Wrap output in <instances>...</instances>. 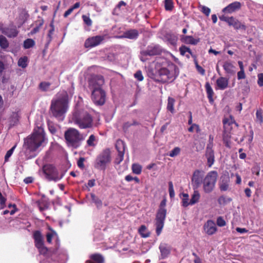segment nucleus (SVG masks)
<instances>
[{
  "mask_svg": "<svg viewBox=\"0 0 263 263\" xmlns=\"http://www.w3.org/2000/svg\"><path fill=\"white\" fill-rule=\"evenodd\" d=\"M73 122L81 128H90L92 125V118L86 111L77 108L69 119V123Z\"/></svg>",
  "mask_w": 263,
  "mask_h": 263,
  "instance_id": "f257e3e1",
  "label": "nucleus"
},
{
  "mask_svg": "<svg viewBox=\"0 0 263 263\" xmlns=\"http://www.w3.org/2000/svg\"><path fill=\"white\" fill-rule=\"evenodd\" d=\"M45 140V132L42 127H37L29 137L25 139L24 145L30 152H35Z\"/></svg>",
  "mask_w": 263,
  "mask_h": 263,
  "instance_id": "f03ea898",
  "label": "nucleus"
},
{
  "mask_svg": "<svg viewBox=\"0 0 263 263\" xmlns=\"http://www.w3.org/2000/svg\"><path fill=\"white\" fill-rule=\"evenodd\" d=\"M50 110L52 115L59 120H64L66 111V96L51 101Z\"/></svg>",
  "mask_w": 263,
  "mask_h": 263,
  "instance_id": "7ed1b4c3",
  "label": "nucleus"
},
{
  "mask_svg": "<svg viewBox=\"0 0 263 263\" xmlns=\"http://www.w3.org/2000/svg\"><path fill=\"white\" fill-rule=\"evenodd\" d=\"M177 76V67L175 65H172L168 68H161L158 71L157 80L162 83L171 82Z\"/></svg>",
  "mask_w": 263,
  "mask_h": 263,
  "instance_id": "20e7f679",
  "label": "nucleus"
},
{
  "mask_svg": "<svg viewBox=\"0 0 263 263\" xmlns=\"http://www.w3.org/2000/svg\"><path fill=\"white\" fill-rule=\"evenodd\" d=\"M83 140L82 135L79 132L73 128H69L67 130V146L73 148H78Z\"/></svg>",
  "mask_w": 263,
  "mask_h": 263,
  "instance_id": "39448f33",
  "label": "nucleus"
},
{
  "mask_svg": "<svg viewBox=\"0 0 263 263\" xmlns=\"http://www.w3.org/2000/svg\"><path fill=\"white\" fill-rule=\"evenodd\" d=\"M166 200L163 199L160 203L159 209L157 213L156 217V233L159 235L164 227V220L166 215Z\"/></svg>",
  "mask_w": 263,
  "mask_h": 263,
  "instance_id": "423d86ee",
  "label": "nucleus"
},
{
  "mask_svg": "<svg viewBox=\"0 0 263 263\" xmlns=\"http://www.w3.org/2000/svg\"><path fill=\"white\" fill-rule=\"evenodd\" d=\"M110 151L108 148L103 150L97 157L94 166L95 168L105 170L106 166L111 162Z\"/></svg>",
  "mask_w": 263,
  "mask_h": 263,
  "instance_id": "0eeeda50",
  "label": "nucleus"
},
{
  "mask_svg": "<svg viewBox=\"0 0 263 263\" xmlns=\"http://www.w3.org/2000/svg\"><path fill=\"white\" fill-rule=\"evenodd\" d=\"M218 173L215 171L209 172L203 180V190L205 193L212 192L215 187L218 178Z\"/></svg>",
  "mask_w": 263,
  "mask_h": 263,
  "instance_id": "6e6552de",
  "label": "nucleus"
},
{
  "mask_svg": "<svg viewBox=\"0 0 263 263\" xmlns=\"http://www.w3.org/2000/svg\"><path fill=\"white\" fill-rule=\"evenodd\" d=\"M43 172L48 181H58L63 178L64 174L60 175L56 167L52 164H47L43 166Z\"/></svg>",
  "mask_w": 263,
  "mask_h": 263,
  "instance_id": "1a4fd4ad",
  "label": "nucleus"
},
{
  "mask_svg": "<svg viewBox=\"0 0 263 263\" xmlns=\"http://www.w3.org/2000/svg\"><path fill=\"white\" fill-rule=\"evenodd\" d=\"M104 84V80L102 76H92L88 80V87L93 90L103 89L102 87Z\"/></svg>",
  "mask_w": 263,
  "mask_h": 263,
  "instance_id": "9d476101",
  "label": "nucleus"
},
{
  "mask_svg": "<svg viewBox=\"0 0 263 263\" xmlns=\"http://www.w3.org/2000/svg\"><path fill=\"white\" fill-rule=\"evenodd\" d=\"M91 99L95 104L102 105L105 102L106 93L103 89L93 90L91 91Z\"/></svg>",
  "mask_w": 263,
  "mask_h": 263,
  "instance_id": "9b49d317",
  "label": "nucleus"
},
{
  "mask_svg": "<svg viewBox=\"0 0 263 263\" xmlns=\"http://www.w3.org/2000/svg\"><path fill=\"white\" fill-rule=\"evenodd\" d=\"M204 172L198 170H196L193 174L192 182L194 189L198 188L203 180Z\"/></svg>",
  "mask_w": 263,
  "mask_h": 263,
  "instance_id": "f8f14e48",
  "label": "nucleus"
},
{
  "mask_svg": "<svg viewBox=\"0 0 263 263\" xmlns=\"http://www.w3.org/2000/svg\"><path fill=\"white\" fill-rule=\"evenodd\" d=\"M233 123H235L236 126H238V124L235 122V121L232 118L223 120L224 128L223 137L224 140L230 138V132L232 128L231 125Z\"/></svg>",
  "mask_w": 263,
  "mask_h": 263,
  "instance_id": "ddd939ff",
  "label": "nucleus"
},
{
  "mask_svg": "<svg viewBox=\"0 0 263 263\" xmlns=\"http://www.w3.org/2000/svg\"><path fill=\"white\" fill-rule=\"evenodd\" d=\"M116 147L118 152V155L116 158L115 162L117 164H119L123 160L125 148V143L122 140H118L116 142Z\"/></svg>",
  "mask_w": 263,
  "mask_h": 263,
  "instance_id": "4468645a",
  "label": "nucleus"
},
{
  "mask_svg": "<svg viewBox=\"0 0 263 263\" xmlns=\"http://www.w3.org/2000/svg\"><path fill=\"white\" fill-rule=\"evenodd\" d=\"M104 37L101 35H97L88 38L85 42L86 48H92L99 45L103 40Z\"/></svg>",
  "mask_w": 263,
  "mask_h": 263,
  "instance_id": "2eb2a0df",
  "label": "nucleus"
},
{
  "mask_svg": "<svg viewBox=\"0 0 263 263\" xmlns=\"http://www.w3.org/2000/svg\"><path fill=\"white\" fill-rule=\"evenodd\" d=\"M241 6L242 4L240 2L236 1L224 8L222 12L224 13H232L240 10Z\"/></svg>",
  "mask_w": 263,
  "mask_h": 263,
  "instance_id": "dca6fc26",
  "label": "nucleus"
},
{
  "mask_svg": "<svg viewBox=\"0 0 263 263\" xmlns=\"http://www.w3.org/2000/svg\"><path fill=\"white\" fill-rule=\"evenodd\" d=\"M205 156L207 159V163L209 167H211L215 161L214 152L211 148V145H207Z\"/></svg>",
  "mask_w": 263,
  "mask_h": 263,
  "instance_id": "f3484780",
  "label": "nucleus"
},
{
  "mask_svg": "<svg viewBox=\"0 0 263 263\" xmlns=\"http://www.w3.org/2000/svg\"><path fill=\"white\" fill-rule=\"evenodd\" d=\"M205 232L209 235H212L217 231L215 222L212 220H209L203 226Z\"/></svg>",
  "mask_w": 263,
  "mask_h": 263,
  "instance_id": "a211bd4d",
  "label": "nucleus"
},
{
  "mask_svg": "<svg viewBox=\"0 0 263 263\" xmlns=\"http://www.w3.org/2000/svg\"><path fill=\"white\" fill-rule=\"evenodd\" d=\"M161 50L157 46L148 47L146 50L142 51L140 54L143 55L153 56L160 54Z\"/></svg>",
  "mask_w": 263,
  "mask_h": 263,
  "instance_id": "6ab92c4d",
  "label": "nucleus"
},
{
  "mask_svg": "<svg viewBox=\"0 0 263 263\" xmlns=\"http://www.w3.org/2000/svg\"><path fill=\"white\" fill-rule=\"evenodd\" d=\"M35 247H38L44 244V237L40 231H35L33 234Z\"/></svg>",
  "mask_w": 263,
  "mask_h": 263,
  "instance_id": "aec40b11",
  "label": "nucleus"
},
{
  "mask_svg": "<svg viewBox=\"0 0 263 263\" xmlns=\"http://www.w3.org/2000/svg\"><path fill=\"white\" fill-rule=\"evenodd\" d=\"M229 22V25L232 26L235 29H241L244 30L246 29V27L244 24L241 23L238 20L233 16L230 17Z\"/></svg>",
  "mask_w": 263,
  "mask_h": 263,
  "instance_id": "412c9836",
  "label": "nucleus"
},
{
  "mask_svg": "<svg viewBox=\"0 0 263 263\" xmlns=\"http://www.w3.org/2000/svg\"><path fill=\"white\" fill-rule=\"evenodd\" d=\"M228 84L229 79L226 78L221 77L216 80V86L218 89L224 90L228 87Z\"/></svg>",
  "mask_w": 263,
  "mask_h": 263,
  "instance_id": "4be33fe9",
  "label": "nucleus"
},
{
  "mask_svg": "<svg viewBox=\"0 0 263 263\" xmlns=\"http://www.w3.org/2000/svg\"><path fill=\"white\" fill-rule=\"evenodd\" d=\"M181 41L185 44L195 45L199 42L200 40L199 39H194L190 35H182Z\"/></svg>",
  "mask_w": 263,
  "mask_h": 263,
  "instance_id": "5701e85b",
  "label": "nucleus"
},
{
  "mask_svg": "<svg viewBox=\"0 0 263 263\" xmlns=\"http://www.w3.org/2000/svg\"><path fill=\"white\" fill-rule=\"evenodd\" d=\"M139 35V32L136 29H130L125 31L122 35L123 37L129 39H136Z\"/></svg>",
  "mask_w": 263,
  "mask_h": 263,
  "instance_id": "b1692460",
  "label": "nucleus"
},
{
  "mask_svg": "<svg viewBox=\"0 0 263 263\" xmlns=\"http://www.w3.org/2000/svg\"><path fill=\"white\" fill-rule=\"evenodd\" d=\"M162 258L166 257L170 253V247L166 243H161L159 246Z\"/></svg>",
  "mask_w": 263,
  "mask_h": 263,
  "instance_id": "393cba45",
  "label": "nucleus"
},
{
  "mask_svg": "<svg viewBox=\"0 0 263 263\" xmlns=\"http://www.w3.org/2000/svg\"><path fill=\"white\" fill-rule=\"evenodd\" d=\"M229 177L227 176H222L219 184V187L221 191H226L229 188Z\"/></svg>",
  "mask_w": 263,
  "mask_h": 263,
  "instance_id": "a878e982",
  "label": "nucleus"
},
{
  "mask_svg": "<svg viewBox=\"0 0 263 263\" xmlns=\"http://www.w3.org/2000/svg\"><path fill=\"white\" fill-rule=\"evenodd\" d=\"M222 67L226 73L230 74H234L235 73V66L231 62L228 61L225 62Z\"/></svg>",
  "mask_w": 263,
  "mask_h": 263,
  "instance_id": "bb28decb",
  "label": "nucleus"
},
{
  "mask_svg": "<svg viewBox=\"0 0 263 263\" xmlns=\"http://www.w3.org/2000/svg\"><path fill=\"white\" fill-rule=\"evenodd\" d=\"M44 23V20L42 18H39L35 22V27L30 31L29 34L33 35L39 32Z\"/></svg>",
  "mask_w": 263,
  "mask_h": 263,
  "instance_id": "cd10ccee",
  "label": "nucleus"
},
{
  "mask_svg": "<svg viewBox=\"0 0 263 263\" xmlns=\"http://www.w3.org/2000/svg\"><path fill=\"white\" fill-rule=\"evenodd\" d=\"M3 33L9 37H14L18 34V31L15 28H6Z\"/></svg>",
  "mask_w": 263,
  "mask_h": 263,
  "instance_id": "c85d7f7f",
  "label": "nucleus"
},
{
  "mask_svg": "<svg viewBox=\"0 0 263 263\" xmlns=\"http://www.w3.org/2000/svg\"><path fill=\"white\" fill-rule=\"evenodd\" d=\"M205 88L206 89L207 96L210 102H213V96L214 95V91L209 82H206L205 83Z\"/></svg>",
  "mask_w": 263,
  "mask_h": 263,
  "instance_id": "c756f323",
  "label": "nucleus"
},
{
  "mask_svg": "<svg viewBox=\"0 0 263 263\" xmlns=\"http://www.w3.org/2000/svg\"><path fill=\"white\" fill-rule=\"evenodd\" d=\"M51 83L49 82H42L39 85V88L42 91H47L49 90Z\"/></svg>",
  "mask_w": 263,
  "mask_h": 263,
  "instance_id": "7c9ffc66",
  "label": "nucleus"
},
{
  "mask_svg": "<svg viewBox=\"0 0 263 263\" xmlns=\"http://www.w3.org/2000/svg\"><path fill=\"white\" fill-rule=\"evenodd\" d=\"M200 195L199 192L197 190L194 191L193 194L192 196V198L190 201V204L193 205L198 202L200 198Z\"/></svg>",
  "mask_w": 263,
  "mask_h": 263,
  "instance_id": "2f4dec72",
  "label": "nucleus"
},
{
  "mask_svg": "<svg viewBox=\"0 0 263 263\" xmlns=\"http://www.w3.org/2000/svg\"><path fill=\"white\" fill-rule=\"evenodd\" d=\"M90 258L95 261V263H104V258L102 255L99 254H95L90 256Z\"/></svg>",
  "mask_w": 263,
  "mask_h": 263,
  "instance_id": "473e14b6",
  "label": "nucleus"
},
{
  "mask_svg": "<svg viewBox=\"0 0 263 263\" xmlns=\"http://www.w3.org/2000/svg\"><path fill=\"white\" fill-rule=\"evenodd\" d=\"M9 42L6 37L3 35H0V47L3 49H6L9 47Z\"/></svg>",
  "mask_w": 263,
  "mask_h": 263,
  "instance_id": "72a5a7b5",
  "label": "nucleus"
},
{
  "mask_svg": "<svg viewBox=\"0 0 263 263\" xmlns=\"http://www.w3.org/2000/svg\"><path fill=\"white\" fill-rule=\"evenodd\" d=\"M139 233L142 237H148L150 233L147 231L146 227L144 225H142L139 229Z\"/></svg>",
  "mask_w": 263,
  "mask_h": 263,
  "instance_id": "f704fd0d",
  "label": "nucleus"
},
{
  "mask_svg": "<svg viewBox=\"0 0 263 263\" xmlns=\"http://www.w3.org/2000/svg\"><path fill=\"white\" fill-rule=\"evenodd\" d=\"M35 45V42L33 39H27L24 41L23 47L25 49H29Z\"/></svg>",
  "mask_w": 263,
  "mask_h": 263,
  "instance_id": "c9c22d12",
  "label": "nucleus"
},
{
  "mask_svg": "<svg viewBox=\"0 0 263 263\" xmlns=\"http://www.w3.org/2000/svg\"><path fill=\"white\" fill-rule=\"evenodd\" d=\"M175 100L173 98L168 97L167 100V109L172 113L174 111V105L175 103Z\"/></svg>",
  "mask_w": 263,
  "mask_h": 263,
  "instance_id": "e433bc0d",
  "label": "nucleus"
},
{
  "mask_svg": "<svg viewBox=\"0 0 263 263\" xmlns=\"http://www.w3.org/2000/svg\"><path fill=\"white\" fill-rule=\"evenodd\" d=\"M50 27H51V28L49 30L48 33L47 34V43H46V44L45 45V47L46 48H47L48 45L49 44V43H50V42L52 40V35H53L54 31L53 26L52 25H51Z\"/></svg>",
  "mask_w": 263,
  "mask_h": 263,
  "instance_id": "4c0bfd02",
  "label": "nucleus"
},
{
  "mask_svg": "<svg viewBox=\"0 0 263 263\" xmlns=\"http://www.w3.org/2000/svg\"><path fill=\"white\" fill-rule=\"evenodd\" d=\"M182 205L184 207H187L188 205H191L190 202L189 201V195L186 193H182Z\"/></svg>",
  "mask_w": 263,
  "mask_h": 263,
  "instance_id": "58836bf2",
  "label": "nucleus"
},
{
  "mask_svg": "<svg viewBox=\"0 0 263 263\" xmlns=\"http://www.w3.org/2000/svg\"><path fill=\"white\" fill-rule=\"evenodd\" d=\"M167 41L172 45H176L177 42V37L171 34H167L166 36Z\"/></svg>",
  "mask_w": 263,
  "mask_h": 263,
  "instance_id": "ea45409f",
  "label": "nucleus"
},
{
  "mask_svg": "<svg viewBox=\"0 0 263 263\" xmlns=\"http://www.w3.org/2000/svg\"><path fill=\"white\" fill-rule=\"evenodd\" d=\"M179 51L180 52V54L182 55H185V53L186 52L189 53L192 56L193 55L191 49L189 47H186L185 46H181L179 48Z\"/></svg>",
  "mask_w": 263,
  "mask_h": 263,
  "instance_id": "a19ab883",
  "label": "nucleus"
},
{
  "mask_svg": "<svg viewBox=\"0 0 263 263\" xmlns=\"http://www.w3.org/2000/svg\"><path fill=\"white\" fill-rule=\"evenodd\" d=\"M165 9L167 11L172 10L174 6L173 0H165L164 1Z\"/></svg>",
  "mask_w": 263,
  "mask_h": 263,
  "instance_id": "79ce46f5",
  "label": "nucleus"
},
{
  "mask_svg": "<svg viewBox=\"0 0 263 263\" xmlns=\"http://www.w3.org/2000/svg\"><path fill=\"white\" fill-rule=\"evenodd\" d=\"M132 170L134 173L136 174H140L142 171V167L138 164H133L132 165Z\"/></svg>",
  "mask_w": 263,
  "mask_h": 263,
  "instance_id": "37998d69",
  "label": "nucleus"
},
{
  "mask_svg": "<svg viewBox=\"0 0 263 263\" xmlns=\"http://www.w3.org/2000/svg\"><path fill=\"white\" fill-rule=\"evenodd\" d=\"M16 147V144H15L11 148H10L9 151H7L6 154L5 156V162H6L8 161L9 158L12 155L15 148Z\"/></svg>",
  "mask_w": 263,
  "mask_h": 263,
  "instance_id": "c03bdc74",
  "label": "nucleus"
},
{
  "mask_svg": "<svg viewBox=\"0 0 263 263\" xmlns=\"http://www.w3.org/2000/svg\"><path fill=\"white\" fill-rule=\"evenodd\" d=\"M27 58L24 57L21 58L18 61V65L22 68H25L27 66Z\"/></svg>",
  "mask_w": 263,
  "mask_h": 263,
  "instance_id": "a18cd8bd",
  "label": "nucleus"
},
{
  "mask_svg": "<svg viewBox=\"0 0 263 263\" xmlns=\"http://www.w3.org/2000/svg\"><path fill=\"white\" fill-rule=\"evenodd\" d=\"M36 248L38 249L40 254L46 255L48 253V249L44 246V244Z\"/></svg>",
  "mask_w": 263,
  "mask_h": 263,
  "instance_id": "49530a36",
  "label": "nucleus"
},
{
  "mask_svg": "<svg viewBox=\"0 0 263 263\" xmlns=\"http://www.w3.org/2000/svg\"><path fill=\"white\" fill-rule=\"evenodd\" d=\"M91 197L92 201L96 204L98 207H100L102 206V203L101 200L95 195L92 194H91Z\"/></svg>",
  "mask_w": 263,
  "mask_h": 263,
  "instance_id": "de8ad7c7",
  "label": "nucleus"
},
{
  "mask_svg": "<svg viewBox=\"0 0 263 263\" xmlns=\"http://www.w3.org/2000/svg\"><path fill=\"white\" fill-rule=\"evenodd\" d=\"M180 152V148L178 147H176L170 152L168 156L171 157H174L178 155Z\"/></svg>",
  "mask_w": 263,
  "mask_h": 263,
  "instance_id": "09e8293b",
  "label": "nucleus"
},
{
  "mask_svg": "<svg viewBox=\"0 0 263 263\" xmlns=\"http://www.w3.org/2000/svg\"><path fill=\"white\" fill-rule=\"evenodd\" d=\"M55 234L56 233L54 231H51V232L47 233L46 234L47 242L51 243L52 242V239Z\"/></svg>",
  "mask_w": 263,
  "mask_h": 263,
  "instance_id": "8fccbe9b",
  "label": "nucleus"
},
{
  "mask_svg": "<svg viewBox=\"0 0 263 263\" xmlns=\"http://www.w3.org/2000/svg\"><path fill=\"white\" fill-rule=\"evenodd\" d=\"M168 191L171 198H173L175 196V192L174 190L173 184L172 181L168 182Z\"/></svg>",
  "mask_w": 263,
  "mask_h": 263,
  "instance_id": "3c124183",
  "label": "nucleus"
},
{
  "mask_svg": "<svg viewBox=\"0 0 263 263\" xmlns=\"http://www.w3.org/2000/svg\"><path fill=\"white\" fill-rule=\"evenodd\" d=\"M96 140V137L93 135L89 136L88 139L87 140V144L89 146H93L95 145L94 142Z\"/></svg>",
  "mask_w": 263,
  "mask_h": 263,
  "instance_id": "603ef678",
  "label": "nucleus"
},
{
  "mask_svg": "<svg viewBox=\"0 0 263 263\" xmlns=\"http://www.w3.org/2000/svg\"><path fill=\"white\" fill-rule=\"evenodd\" d=\"M82 18L85 23L88 26H90L92 25V21L90 18L89 16L86 15H82Z\"/></svg>",
  "mask_w": 263,
  "mask_h": 263,
  "instance_id": "864d4df0",
  "label": "nucleus"
},
{
  "mask_svg": "<svg viewBox=\"0 0 263 263\" xmlns=\"http://www.w3.org/2000/svg\"><path fill=\"white\" fill-rule=\"evenodd\" d=\"M6 198L4 197L0 192V205L1 209H4L6 206Z\"/></svg>",
  "mask_w": 263,
  "mask_h": 263,
  "instance_id": "5fc2aeb1",
  "label": "nucleus"
},
{
  "mask_svg": "<svg viewBox=\"0 0 263 263\" xmlns=\"http://www.w3.org/2000/svg\"><path fill=\"white\" fill-rule=\"evenodd\" d=\"M217 224L219 227L226 226V222L222 217H218L217 219Z\"/></svg>",
  "mask_w": 263,
  "mask_h": 263,
  "instance_id": "6e6d98bb",
  "label": "nucleus"
},
{
  "mask_svg": "<svg viewBox=\"0 0 263 263\" xmlns=\"http://www.w3.org/2000/svg\"><path fill=\"white\" fill-rule=\"evenodd\" d=\"M256 118L259 123L261 124L263 122V118L262 115V112L261 110H257L256 113Z\"/></svg>",
  "mask_w": 263,
  "mask_h": 263,
  "instance_id": "4d7b16f0",
  "label": "nucleus"
},
{
  "mask_svg": "<svg viewBox=\"0 0 263 263\" xmlns=\"http://www.w3.org/2000/svg\"><path fill=\"white\" fill-rule=\"evenodd\" d=\"M134 77L139 81H141L143 80V77L142 76V72L140 70L137 71L134 74Z\"/></svg>",
  "mask_w": 263,
  "mask_h": 263,
  "instance_id": "13d9d810",
  "label": "nucleus"
},
{
  "mask_svg": "<svg viewBox=\"0 0 263 263\" xmlns=\"http://www.w3.org/2000/svg\"><path fill=\"white\" fill-rule=\"evenodd\" d=\"M246 78V74L245 70H240L237 72V79L238 80L244 79Z\"/></svg>",
  "mask_w": 263,
  "mask_h": 263,
  "instance_id": "bf43d9fd",
  "label": "nucleus"
},
{
  "mask_svg": "<svg viewBox=\"0 0 263 263\" xmlns=\"http://www.w3.org/2000/svg\"><path fill=\"white\" fill-rule=\"evenodd\" d=\"M84 161H85V158L83 157H81L78 160V161L77 162V164H78V166L80 168H83L84 167Z\"/></svg>",
  "mask_w": 263,
  "mask_h": 263,
  "instance_id": "052dcab7",
  "label": "nucleus"
},
{
  "mask_svg": "<svg viewBox=\"0 0 263 263\" xmlns=\"http://www.w3.org/2000/svg\"><path fill=\"white\" fill-rule=\"evenodd\" d=\"M201 11L206 16H209L211 10L209 8L203 6L201 7Z\"/></svg>",
  "mask_w": 263,
  "mask_h": 263,
  "instance_id": "680f3d73",
  "label": "nucleus"
},
{
  "mask_svg": "<svg viewBox=\"0 0 263 263\" xmlns=\"http://www.w3.org/2000/svg\"><path fill=\"white\" fill-rule=\"evenodd\" d=\"M257 83L259 86H263V73L258 74Z\"/></svg>",
  "mask_w": 263,
  "mask_h": 263,
  "instance_id": "e2e57ef3",
  "label": "nucleus"
},
{
  "mask_svg": "<svg viewBox=\"0 0 263 263\" xmlns=\"http://www.w3.org/2000/svg\"><path fill=\"white\" fill-rule=\"evenodd\" d=\"M132 126L131 122H126L123 125V129L126 132Z\"/></svg>",
  "mask_w": 263,
  "mask_h": 263,
  "instance_id": "0e129e2a",
  "label": "nucleus"
},
{
  "mask_svg": "<svg viewBox=\"0 0 263 263\" xmlns=\"http://www.w3.org/2000/svg\"><path fill=\"white\" fill-rule=\"evenodd\" d=\"M259 167L258 165L254 166L252 168V173L255 174L257 176L259 175Z\"/></svg>",
  "mask_w": 263,
  "mask_h": 263,
  "instance_id": "69168bd1",
  "label": "nucleus"
},
{
  "mask_svg": "<svg viewBox=\"0 0 263 263\" xmlns=\"http://www.w3.org/2000/svg\"><path fill=\"white\" fill-rule=\"evenodd\" d=\"M196 69L197 71L202 76L205 74V70L198 64H197Z\"/></svg>",
  "mask_w": 263,
  "mask_h": 263,
  "instance_id": "338daca9",
  "label": "nucleus"
},
{
  "mask_svg": "<svg viewBox=\"0 0 263 263\" xmlns=\"http://www.w3.org/2000/svg\"><path fill=\"white\" fill-rule=\"evenodd\" d=\"M218 202L219 204H224L226 203V199L223 196H220L218 199Z\"/></svg>",
  "mask_w": 263,
  "mask_h": 263,
  "instance_id": "774afa93",
  "label": "nucleus"
}]
</instances>
